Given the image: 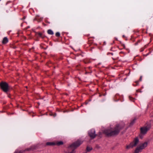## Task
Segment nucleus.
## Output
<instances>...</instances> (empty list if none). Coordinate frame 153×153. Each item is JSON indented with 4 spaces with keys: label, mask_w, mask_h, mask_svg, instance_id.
Masks as SVG:
<instances>
[{
    "label": "nucleus",
    "mask_w": 153,
    "mask_h": 153,
    "mask_svg": "<svg viewBox=\"0 0 153 153\" xmlns=\"http://www.w3.org/2000/svg\"><path fill=\"white\" fill-rule=\"evenodd\" d=\"M124 123L117 124L114 128H110L105 129L103 131V133L108 137L114 136L118 135L120 130L124 126Z\"/></svg>",
    "instance_id": "f257e3e1"
},
{
    "label": "nucleus",
    "mask_w": 153,
    "mask_h": 153,
    "mask_svg": "<svg viewBox=\"0 0 153 153\" xmlns=\"http://www.w3.org/2000/svg\"><path fill=\"white\" fill-rule=\"evenodd\" d=\"M83 142V141L81 139H78L76 141L71 145L68 147L69 149L71 148L73 149L74 150L77 147L79 146Z\"/></svg>",
    "instance_id": "f03ea898"
},
{
    "label": "nucleus",
    "mask_w": 153,
    "mask_h": 153,
    "mask_svg": "<svg viewBox=\"0 0 153 153\" xmlns=\"http://www.w3.org/2000/svg\"><path fill=\"white\" fill-rule=\"evenodd\" d=\"M139 140L137 137L135 138L134 140L130 144L126 146V148L127 149H129L130 148H132L133 147L136 146L138 143Z\"/></svg>",
    "instance_id": "7ed1b4c3"
},
{
    "label": "nucleus",
    "mask_w": 153,
    "mask_h": 153,
    "mask_svg": "<svg viewBox=\"0 0 153 153\" xmlns=\"http://www.w3.org/2000/svg\"><path fill=\"white\" fill-rule=\"evenodd\" d=\"M148 145V143L145 142L137 147L135 149V151L136 153H138L142 151V150L146 147Z\"/></svg>",
    "instance_id": "20e7f679"
},
{
    "label": "nucleus",
    "mask_w": 153,
    "mask_h": 153,
    "mask_svg": "<svg viewBox=\"0 0 153 153\" xmlns=\"http://www.w3.org/2000/svg\"><path fill=\"white\" fill-rule=\"evenodd\" d=\"M1 89L5 92H7L8 91V84L6 82H1L0 84Z\"/></svg>",
    "instance_id": "39448f33"
},
{
    "label": "nucleus",
    "mask_w": 153,
    "mask_h": 153,
    "mask_svg": "<svg viewBox=\"0 0 153 153\" xmlns=\"http://www.w3.org/2000/svg\"><path fill=\"white\" fill-rule=\"evenodd\" d=\"M88 134L91 139L94 138L97 134H95V131L94 129H91L88 131Z\"/></svg>",
    "instance_id": "423d86ee"
},
{
    "label": "nucleus",
    "mask_w": 153,
    "mask_h": 153,
    "mask_svg": "<svg viewBox=\"0 0 153 153\" xmlns=\"http://www.w3.org/2000/svg\"><path fill=\"white\" fill-rule=\"evenodd\" d=\"M150 126L141 128H140L141 133L143 135L146 134L147 131L150 129Z\"/></svg>",
    "instance_id": "0eeeda50"
},
{
    "label": "nucleus",
    "mask_w": 153,
    "mask_h": 153,
    "mask_svg": "<svg viewBox=\"0 0 153 153\" xmlns=\"http://www.w3.org/2000/svg\"><path fill=\"white\" fill-rule=\"evenodd\" d=\"M37 148V146L35 145H33L31 146L29 148L26 149H25L24 150L25 151V152L26 151H33L34 150L36 149Z\"/></svg>",
    "instance_id": "6e6552de"
},
{
    "label": "nucleus",
    "mask_w": 153,
    "mask_h": 153,
    "mask_svg": "<svg viewBox=\"0 0 153 153\" xmlns=\"http://www.w3.org/2000/svg\"><path fill=\"white\" fill-rule=\"evenodd\" d=\"M8 42V39L7 37H4L2 41V43L3 44H5Z\"/></svg>",
    "instance_id": "1a4fd4ad"
},
{
    "label": "nucleus",
    "mask_w": 153,
    "mask_h": 153,
    "mask_svg": "<svg viewBox=\"0 0 153 153\" xmlns=\"http://www.w3.org/2000/svg\"><path fill=\"white\" fill-rule=\"evenodd\" d=\"M47 146H53L55 145V143L54 142H48L46 143Z\"/></svg>",
    "instance_id": "9d476101"
},
{
    "label": "nucleus",
    "mask_w": 153,
    "mask_h": 153,
    "mask_svg": "<svg viewBox=\"0 0 153 153\" xmlns=\"http://www.w3.org/2000/svg\"><path fill=\"white\" fill-rule=\"evenodd\" d=\"M25 152V151L24 150H19L18 149H17L16 150L14 153H23Z\"/></svg>",
    "instance_id": "9b49d317"
},
{
    "label": "nucleus",
    "mask_w": 153,
    "mask_h": 153,
    "mask_svg": "<svg viewBox=\"0 0 153 153\" xmlns=\"http://www.w3.org/2000/svg\"><path fill=\"white\" fill-rule=\"evenodd\" d=\"M63 144V143L62 141H59L56 142L55 143V145H57V146H60V145H62Z\"/></svg>",
    "instance_id": "f8f14e48"
},
{
    "label": "nucleus",
    "mask_w": 153,
    "mask_h": 153,
    "mask_svg": "<svg viewBox=\"0 0 153 153\" xmlns=\"http://www.w3.org/2000/svg\"><path fill=\"white\" fill-rule=\"evenodd\" d=\"M47 33H48V34L50 35H52L53 34V31L51 29H49L47 31Z\"/></svg>",
    "instance_id": "ddd939ff"
},
{
    "label": "nucleus",
    "mask_w": 153,
    "mask_h": 153,
    "mask_svg": "<svg viewBox=\"0 0 153 153\" xmlns=\"http://www.w3.org/2000/svg\"><path fill=\"white\" fill-rule=\"evenodd\" d=\"M38 36L39 37L42 38H43L45 37V36L43 35L41 33H38Z\"/></svg>",
    "instance_id": "4468645a"
},
{
    "label": "nucleus",
    "mask_w": 153,
    "mask_h": 153,
    "mask_svg": "<svg viewBox=\"0 0 153 153\" xmlns=\"http://www.w3.org/2000/svg\"><path fill=\"white\" fill-rule=\"evenodd\" d=\"M136 118H134L133 120H132L130 123V126H132L134 124V123L135 122V121L136 120Z\"/></svg>",
    "instance_id": "2eb2a0df"
},
{
    "label": "nucleus",
    "mask_w": 153,
    "mask_h": 153,
    "mask_svg": "<svg viewBox=\"0 0 153 153\" xmlns=\"http://www.w3.org/2000/svg\"><path fill=\"white\" fill-rule=\"evenodd\" d=\"M92 149V147L87 146V150L88 152H90Z\"/></svg>",
    "instance_id": "dca6fc26"
},
{
    "label": "nucleus",
    "mask_w": 153,
    "mask_h": 153,
    "mask_svg": "<svg viewBox=\"0 0 153 153\" xmlns=\"http://www.w3.org/2000/svg\"><path fill=\"white\" fill-rule=\"evenodd\" d=\"M56 36L57 37H59L60 36V33L59 32H57L55 34Z\"/></svg>",
    "instance_id": "f3484780"
},
{
    "label": "nucleus",
    "mask_w": 153,
    "mask_h": 153,
    "mask_svg": "<svg viewBox=\"0 0 153 153\" xmlns=\"http://www.w3.org/2000/svg\"><path fill=\"white\" fill-rule=\"evenodd\" d=\"M142 76H140V79H139V81H142Z\"/></svg>",
    "instance_id": "a211bd4d"
},
{
    "label": "nucleus",
    "mask_w": 153,
    "mask_h": 153,
    "mask_svg": "<svg viewBox=\"0 0 153 153\" xmlns=\"http://www.w3.org/2000/svg\"><path fill=\"white\" fill-rule=\"evenodd\" d=\"M70 153H75V151H74V149H73L72 152H70Z\"/></svg>",
    "instance_id": "6ab92c4d"
},
{
    "label": "nucleus",
    "mask_w": 153,
    "mask_h": 153,
    "mask_svg": "<svg viewBox=\"0 0 153 153\" xmlns=\"http://www.w3.org/2000/svg\"><path fill=\"white\" fill-rule=\"evenodd\" d=\"M108 55H109V54H111L112 55H113V53H108Z\"/></svg>",
    "instance_id": "aec40b11"
},
{
    "label": "nucleus",
    "mask_w": 153,
    "mask_h": 153,
    "mask_svg": "<svg viewBox=\"0 0 153 153\" xmlns=\"http://www.w3.org/2000/svg\"><path fill=\"white\" fill-rule=\"evenodd\" d=\"M139 82V81H137L136 82L137 83H138Z\"/></svg>",
    "instance_id": "412c9836"
},
{
    "label": "nucleus",
    "mask_w": 153,
    "mask_h": 153,
    "mask_svg": "<svg viewBox=\"0 0 153 153\" xmlns=\"http://www.w3.org/2000/svg\"><path fill=\"white\" fill-rule=\"evenodd\" d=\"M120 53H123V52H120Z\"/></svg>",
    "instance_id": "4be33fe9"
},
{
    "label": "nucleus",
    "mask_w": 153,
    "mask_h": 153,
    "mask_svg": "<svg viewBox=\"0 0 153 153\" xmlns=\"http://www.w3.org/2000/svg\"><path fill=\"white\" fill-rule=\"evenodd\" d=\"M101 133H100V134H99V135H101Z\"/></svg>",
    "instance_id": "5701e85b"
},
{
    "label": "nucleus",
    "mask_w": 153,
    "mask_h": 153,
    "mask_svg": "<svg viewBox=\"0 0 153 153\" xmlns=\"http://www.w3.org/2000/svg\"><path fill=\"white\" fill-rule=\"evenodd\" d=\"M123 37H125V36L123 35Z\"/></svg>",
    "instance_id": "b1692460"
},
{
    "label": "nucleus",
    "mask_w": 153,
    "mask_h": 153,
    "mask_svg": "<svg viewBox=\"0 0 153 153\" xmlns=\"http://www.w3.org/2000/svg\"><path fill=\"white\" fill-rule=\"evenodd\" d=\"M112 59H114V58H113V57L112 58Z\"/></svg>",
    "instance_id": "393cba45"
},
{
    "label": "nucleus",
    "mask_w": 153,
    "mask_h": 153,
    "mask_svg": "<svg viewBox=\"0 0 153 153\" xmlns=\"http://www.w3.org/2000/svg\"><path fill=\"white\" fill-rule=\"evenodd\" d=\"M116 40H117V39L116 38Z\"/></svg>",
    "instance_id": "a878e982"
},
{
    "label": "nucleus",
    "mask_w": 153,
    "mask_h": 153,
    "mask_svg": "<svg viewBox=\"0 0 153 153\" xmlns=\"http://www.w3.org/2000/svg\"><path fill=\"white\" fill-rule=\"evenodd\" d=\"M1 0H0V1H1Z\"/></svg>",
    "instance_id": "bb28decb"
}]
</instances>
